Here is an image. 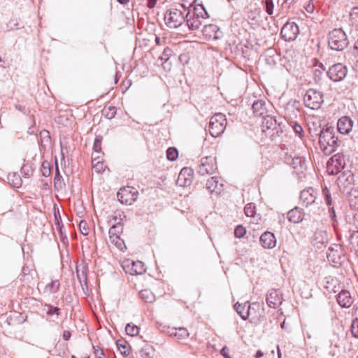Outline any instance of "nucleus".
I'll return each mask as SVG.
<instances>
[{"label":"nucleus","instance_id":"obj_16","mask_svg":"<svg viewBox=\"0 0 358 358\" xmlns=\"http://www.w3.org/2000/svg\"><path fill=\"white\" fill-rule=\"evenodd\" d=\"M192 169L185 167L178 174L176 182L180 187H186L190 185L192 182Z\"/></svg>","mask_w":358,"mask_h":358},{"label":"nucleus","instance_id":"obj_46","mask_svg":"<svg viewBox=\"0 0 358 358\" xmlns=\"http://www.w3.org/2000/svg\"><path fill=\"white\" fill-rule=\"evenodd\" d=\"M45 307L48 308L46 313L48 315H59L60 314V309L57 307H54L50 304H45Z\"/></svg>","mask_w":358,"mask_h":358},{"label":"nucleus","instance_id":"obj_29","mask_svg":"<svg viewBox=\"0 0 358 358\" xmlns=\"http://www.w3.org/2000/svg\"><path fill=\"white\" fill-rule=\"evenodd\" d=\"M141 298L145 302L152 303L156 300L155 294L148 289L141 290L139 293Z\"/></svg>","mask_w":358,"mask_h":358},{"label":"nucleus","instance_id":"obj_47","mask_svg":"<svg viewBox=\"0 0 358 358\" xmlns=\"http://www.w3.org/2000/svg\"><path fill=\"white\" fill-rule=\"evenodd\" d=\"M350 19L353 24H358V6L354 7L351 10Z\"/></svg>","mask_w":358,"mask_h":358},{"label":"nucleus","instance_id":"obj_50","mask_svg":"<svg viewBox=\"0 0 358 358\" xmlns=\"http://www.w3.org/2000/svg\"><path fill=\"white\" fill-rule=\"evenodd\" d=\"M245 233V229L241 225L237 226L234 230V235L238 238L243 237Z\"/></svg>","mask_w":358,"mask_h":358},{"label":"nucleus","instance_id":"obj_15","mask_svg":"<svg viewBox=\"0 0 358 358\" xmlns=\"http://www.w3.org/2000/svg\"><path fill=\"white\" fill-rule=\"evenodd\" d=\"M169 336L174 337L178 342L184 343L186 341L189 336V333L186 328L179 327V328H168L166 331Z\"/></svg>","mask_w":358,"mask_h":358},{"label":"nucleus","instance_id":"obj_4","mask_svg":"<svg viewBox=\"0 0 358 358\" xmlns=\"http://www.w3.org/2000/svg\"><path fill=\"white\" fill-rule=\"evenodd\" d=\"M328 44L331 49L336 51L344 50L348 41L345 33L341 29H334L329 34Z\"/></svg>","mask_w":358,"mask_h":358},{"label":"nucleus","instance_id":"obj_48","mask_svg":"<svg viewBox=\"0 0 358 358\" xmlns=\"http://www.w3.org/2000/svg\"><path fill=\"white\" fill-rule=\"evenodd\" d=\"M110 241L114 243L117 248L122 250V246H124V243L122 239L120 238V236H115L109 238Z\"/></svg>","mask_w":358,"mask_h":358},{"label":"nucleus","instance_id":"obj_8","mask_svg":"<svg viewBox=\"0 0 358 358\" xmlns=\"http://www.w3.org/2000/svg\"><path fill=\"white\" fill-rule=\"evenodd\" d=\"M354 176L353 174L348 172H343L337 179V184L340 190L344 194H348L353 188Z\"/></svg>","mask_w":358,"mask_h":358},{"label":"nucleus","instance_id":"obj_49","mask_svg":"<svg viewBox=\"0 0 358 358\" xmlns=\"http://www.w3.org/2000/svg\"><path fill=\"white\" fill-rule=\"evenodd\" d=\"M351 333L353 337L358 338V318L353 320L351 324Z\"/></svg>","mask_w":358,"mask_h":358},{"label":"nucleus","instance_id":"obj_39","mask_svg":"<svg viewBox=\"0 0 358 358\" xmlns=\"http://www.w3.org/2000/svg\"><path fill=\"white\" fill-rule=\"evenodd\" d=\"M265 10L269 15L273 14L274 4L273 0H264Z\"/></svg>","mask_w":358,"mask_h":358},{"label":"nucleus","instance_id":"obj_34","mask_svg":"<svg viewBox=\"0 0 358 358\" xmlns=\"http://www.w3.org/2000/svg\"><path fill=\"white\" fill-rule=\"evenodd\" d=\"M125 331L127 335L135 336L139 333V327L135 324H127L125 327Z\"/></svg>","mask_w":358,"mask_h":358},{"label":"nucleus","instance_id":"obj_58","mask_svg":"<svg viewBox=\"0 0 358 358\" xmlns=\"http://www.w3.org/2000/svg\"><path fill=\"white\" fill-rule=\"evenodd\" d=\"M94 169L96 172H101L103 170V164L102 162H98L96 164L94 165Z\"/></svg>","mask_w":358,"mask_h":358},{"label":"nucleus","instance_id":"obj_36","mask_svg":"<svg viewBox=\"0 0 358 358\" xmlns=\"http://www.w3.org/2000/svg\"><path fill=\"white\" fill-rule=\"evenodd\" d=\"M178 157V152L176 148L170 147L166 150V157L170 161H175Z\"/></svg>","mask_w":358,"mask_h":358},{"label":"nucleus","instance_id":"obj_6","mask_svg":"<svg viewBox=\"0 0 358 358\" xmlns=\"http://www.w3.org/2000/svg\"><path fill=\"white\" fill-rule=\"evenodd\" d=\"M303 101L306 107L317 110L324 101L322 94L315 89H309L304 96Z\"/></svg>","mask_w":358,"mask_h":358},{"label":"nucleus","instance_id":"obj_61","mask_svg":"<svg viewBox=\"0 0 358 358\" xmlns=\"http://www.w3.org/2000/svg\"><path fill=\"white\" fill-rule=\"evenodd\" d=\"M305 8L308 13H312L314 11V5L309 3Z\"/></svg>","mask_w":358,"mask_h":358},{"label":"nucleus","instance_id":"obj_12","mask_svg":"<svg viewBox=\"0 0 358 358\" xmlns=\"http://www.w3.org/2000/svg\"><path fill=\"white\" fill-rule=\"evenodd\" d=\"M131 187H124L122 189H120L117 194V197L119 200V201L122 204L126 205H131L134 201H136L137 196L136 193H137L136 191H134Z\"/></svg>","mask_w":358,"mask_h":358},{"label":"nucleus","instance_id":"obj_24","mask_svg":"<svg viewBox=\"0 0 358 358\" xmlns=\"http://www.w3.org/2000/svg\"><path fill=\"white\" fill-rule=\"evenodd\" d=\"M343 255V251L340 245H334L329 248L327 258L329 261L337 263Z\"/></svg>","mask_w":358,"mask_h":358},{"label":"nucleus","instance_id":"obj_59","mask_svg":"<svg viewBox=\"0 0 358 358\" xmlns=\"http://www.w3.org/2000/svg\"><path fill=\"white\" fill-rule=\"evenodd\" d=\"M71 336V334L69 331H64L63 332L62 337H63L64 340L69 341L70 339Z\"/></svg>","mask_w":358,"mask_h":358},{"label":"nucleus","instance_id":"obj_30","mask_svg":"<svg viewBox=\"0 0 358 358\" xmlns=\"http://www.w3.org/2000/svg\"><path fill=\"white\" fill-rule=\"evenodd\" d=\"M8 180L10 185L15 188L20 187L22 183L20 176L15 173L8 174Z\"/></svg>","mask_w":358,"mask_h":358},{"label":"nucleus","instance_id":"obj_18","mask_svg":"<svg viewBox=\"0 0 358 358\" xmlns=\"http://www.w3.org/2000/svg\"><path fill=\"white\" fill-rule=\"evenodd\" d=\"M353 122L349 117H341L337 124L338 131L342 134H348L352 130Z\"/></svg>","mask_w":358,"mask_h":358},{"label":"nucleus","instance_id":"obj_28","mask_svg":"<svg viewBox=\"0 0 358 358\" xmlns=\"http://www.w3.org/2000/svg\"><path fill=\"white\" fill-rule=\"evenodd\" d=\"M346 194L350 207L358 210V189H351V191Z\"/></svg>","mask_w":358,"mask_h":358},{"label":"nucleus","instance_id":"obj_42","mask_svg":"<svg viewBox=\"0 0 358 358\" xmlns=\"http://www.w3.org/2000/svg\"><path fill=\"white\" fill-rule=\"evenodd\" d=\"M40 136H41V145L42 147H44L45 145H43V143L45 142V143H49L50 141V133L47 130H43L41 131L40 133Z\"/></svg>","mask_w":358,"mask_h":358},{"label":"nucleus","instance_id":"obj_10","mask_svg":"<svg viewBox=\"0 0 358 358\" xmlns=\"http://www.w3.org/2000/svg\"><path fill=\"white\" fill-rule=\"evenodd\" d=\"M299 33L298 25L295 22H287L281 29L282 38L286 41H294Z\"/></svg>","mask_w":358,"mask_h":358},{"label":"nucleus","instance_id":"obj_54","mask_svg":"<svg viewBox=\"0 0 358 358\" xmlns=\"http://www.w3.org/2000/svg\"><path fill=\"white\" fill-rule=\"evenodd\" d=\"M62 179V176L60 175L57 164L56 163V173L54 178L55 186L56 187L58 182H60Z\"/></svg>","mask_w":358,"mask_h":358},{"label":"nucleus","instance_id":"obj_33","mask_svg":"<svg viewBox=\"0 0 358 358\" xmlns=\"http://www.w3.org/2000/svg\"><path fill=\"white\" fill-rule=\"evenodd\" d=\"M116 110H117V109L115 106L104 107V108L102 110V114L107 119L110 120L115 116Z\"/></svg>","mask_w":358,"mask_h":358},{"label":"nucleus","instance_id":"obj_44","mask_svg":"<svg viewBox=\"0 0 358 358\" xmlns=\"http://www.w3.org/2000/svg\"><path fill=\"white\" fill-rule=\"evenodd\" d=\"M245 214L248 217H253L255 213V207L252 203H248L244 208Z\"/></svg>","mask_w":358,"mask_h":358},{"label":"nucleus","instance_id":"obj_35","mask_svg":"<svg viewBox=\"0 0 358 358\" xmlns=\"http://www.w3.org/2000/svg\"><path fill=\"white\" fill-rule=\"evenodd\" d=\"M217 27L215 24H206L203 28V33L204 35L211 36L213 34L216 33Z\"/></svg>","mask_w":358,"mask_h":358},{"label":"nucleus","instance_id":"obj_51","mask_svg":"<svg viewBox=\"0 0 358 358\" xmlns=\"http://www.w3.org/2000/svg\"><path fill=\"white\" fill-rule=\"evenodd\" d=\"M264 124H266V127L267 129H271L273 127H275L276 125V120H274L271 116H267L264 119Z\"/></svg>","mask_w":358,"mask_h":358},{"label":"nucleus","instance_id":"obj_2","mask_svg":"<svg viewBox=\"0 0 358 358\" xmlns=\"http://www.w3.org/2000/svg\"><path fill=\"white\" fill-rule=\"evenodd\" d=\"M187 10V8L182 4L171 8L164 13L165 24L170 28L178 27L185 21Z\"/></svg>","mask_w":358,"mask_h":358},{"label":"nucleus","instance_id":"obj_23","mask_svg":"<svg viewBox=\"0 0 358 358\" xmlns=\"http://www.w3.org/2000/svg\"><path fill=\"white\" fill-rule=\"evenodd\" d=\"M338 303L343 308H349L353 303L350 292L347 290H342L337 296Z\"/></svg>","mask_w":358,"mask_h":358},{"label":"nucleus","instance_id":"obj_38","mask_svg":"<svg viewBox=\"0 0 358 358\" xmlns=\"http://www.w3.org/2000/svg\"><path fill=\"white\" fill-rule=\"evenodd\" d=\"M289 124L292 127L294 132L296 134H299L300 138H302L303 136L304 132H303L302 127L299 124H298L296 122L292 121L289 123Z\"/></svg>","mask_w":358,"mask_h":358},{"label":"nucleus","instance_id":"obj_43","mask_svg":"<svg viewBox=\"0 0 358 358\" xmlns=\"http://www.w3.org/2000/svg\"><path fill=\"white\" fill-rule=\"evenodd\" d=\"M57 215L55 213V224L57 225V228L59 232V234L61 235H62V228L64 227V224L62 223V218H61V216H60V214H59V210H57Z\"/></svg>","mask_w":358,"mask_h":358},{"label":"nucleus","instance_id":"obj_20","mask_svg":"<svg viewBox=\"0 0 358 358\" xmlns=\"http://www.w3.org/2000/svg\"><path fill=\"white\" fill-rule=\"evenodd\" d=\"M173 55V51L169 48H166L164 49L162 56L158 57V60L162 62V66L163 69L168 72L171 69V62L170 61V57Z\"/></svg>","mask_w":358,"mask_h":358},{"label":"nucleus","instance_id":"obj_17","mask_svg":"<svg viewBox=\"0 0 358 358\" xmlns=\"http://www.w3.org/2000/svg\"><path fill=\"white\" fill-rule=\"evenodd\" d=\"M328 238L326 231L317 230L315 232L313 235L312 239V244L315 248L317 249H321L323 247H325Z\"/></svg>","mask_w":358,"mask_h":358},{"label":"nucleus","instance_id":"obj_26","mask_svg":"<svg viewBox=\"0 0 358 358\" xmlns=\"http://www.w3.org/2000/svg\"><path fill=\"white\" fill-rule=\"evenodd\" d=\"M252 108L256 116L264 117L266 114V102L263 100L258 99L252 103Z\"/></svg>","mask_w":358,"mask_h":358},{"label":"nucleus","instance_id":"obj_63","mask_svg":"<svg viewBox=\"0 0 358 358\" xmlns=\"http://www.w3.org/2000/svg\"><path fill=\"white\" fill-rule=\"evenodd\" d=\"M142 357L143 358H153L152 356L150 355L149 352H147L145 351L143 352Z\"/></svg>","mask_w":358,"mask_h":358},{"label":"nucleus","instance_id":"obj_62","mask_svg":"<svg viewBox=\"0 0 358 358\" xmlns=\"http://www.w3.org/2000/svg\"><path fill=\"white\" fill-rule=\"evenodd\" d=\"M281 328L282 329H285L286 331H289V327L288 324H286L285 320H284L281 324Z\"/></svg>","mask_w":358,"mask_h":358},{"label":"nucleus","instance_id":"obj_5","mask_svg":"<svg viewBox=\"0 0 358 358\" xmlns=\"http://www.w3.org/2000/svg\"><path fill=\"white\" fill-rule=\"evenodd\" d=\"M227 121L222 113L215 114L210 120L209 132L213 137L220 136L225 130Z\"/></svg>","mask_w":358,"mask_h":358},{"label":"nucleus","instance_id":"obj_14","mask_svg":"<svg viewBox=\"0 0 358 358\" xmlns=\"http://www.w3.org/2000/svg\"><path fill=\"white\" fill-rule=\"evenodd\" d=\"M317 195L316 189L313 187H308L301 192L300 199L306 206H308L315 202Z\"/></svg>","mask_w":358,"mask_h":358},{"label":"nucleus","instance_id":"obj_19","mask_svg":"<svg viewBox=\"0 0 358 358\" xmlns=\"http://www.w3.org/2000/svg\"><path fill=\"white\" fill-rule=\"evenodd\" d=\"M260 243L263 248L271 249L276 245V238L270 231H266L260 236Z\"/></svg>","mask_w":358,"mask_h":358},{"label":"nucleus","instance_id":"obj_3","mask_svg":"<svg viewBox=\"0 0 358 358\" xmlns=\"http://www.w3.org/2000/svg\"><path fill=\"white\" fill-rule=\"evenodd\" d=\"M319 143L324 152L331 154L338 146V138L334 136V129L327 127L321 131L319 136Z\"/></svg>","mask_w":358,"mask_h":358},{"label":"nucleus","instance_id":"obj_21","mask_svg":"<svg viewBox=\"0 0 358 358\" xmlns=\"http://www.w3.org/2000/svg\"><path fill=\"white\" fill-rule=\"evenodd\" d=\"M234 309L243 320H246L250 315L251 305L248 301L244 303L237 302L234 305Z\"/></svg>","mask_w":358,"mask_h":358},{"label":"nucleus","instance_id":"obj_31","mask_svg":"<svg viewBox=\"0 0 358 358\" xmlns=\"http://www.w3.org/2000/svg\"><path fill=\"white\" fill-rule=\"evenodd\" d=\"M123 230V227L121 222H117L113 224L109 229V238L120 236Z\"/></svg>","mask_w":358,"mask_h":358},{"label":"nucleus","instance_id":"obj_13","mask_svg":"<svg viewBox=\"0 0 358 358\" xmlns=\"http://www.w3.org/2000/svg\"><path fill=\"white\" fill-rule=\"evenodd\" d=\"M122 268L130 275H141L145 271L144 264L141 261H129L124 262Z\"/></svg>","mask_w":358,"mask_h":358},{"label":"nucleus","instance_id":"obj_25","mask_svg":"<svg viewBox=\"0 0 358 358\" xmlns=\"http://www.w3.org/2000/svg\"><path fill=\"white\" fill-rule=\"evenodd\" d=\"M206 189L209 190L210 192H215L216 194H220L222 191V184H221L217 178L211 177L208 180L206 184Z\"/></svg>","mask_w":358,"mask_h":358},{"label":"nucleus","instance_id":"obj_22","mask_svg":"<svg viewBox=\"0 0 358 358\" xmlns=\"http://www.w3.org/2000/svg\"><path fill=\"white\" fill-rule=\"evenodd\" d=\"M281 301V294L276 289H271L266 296V303L271 308H275Z\"/></svg>","mask_w":358,"mask_h":358},{"label":"nucleus","instance_id":"obj_52","mask_svg":"<svg viewBox=\"0 0 358 358\" xmlns=\"http://www.w3.org/2000/svg\"><path fill=\"white\" fill-rule=\"evenodd\" d=\"M79 228H80V232L83 235L86 236L88 234L87 223L85 221H84V220L80 221V222L79 224Z\"/></svg>","mask_w":358,"mask_h":358},{"label":"nucleus","instance_id":"obj_60","mask_svg":"<svg viewBox=\"0 0 358 358\" xmlns=\"http://www.w3.org/2000/svg\"><path fill=\"white\" fill-rule=\"evenodd\" d=\"M147 6L149 8L152 9L157 3V0H147Z\"/></svg>","mask_w":358,"mask_h":358},{"label":"nucleus","instance_id":"obj_9","mask_svg":"<svg viewBox=\"0 0 358 358\" xmlns=\"http://www.w3.org/2000/svg\"><path fill=\"white\" fill-rule=\"evenodd\" d=\"M348 70L345 66L338 63L331 66L327 71V75L334 82L343 80L347 76Z\"/></svg>","mask_w":358,"mask_h":358},{"label":"nucleus","instance_id":"obj_53","mask_svg":"<svg viewBox=\"0 0 358 358\" xmlns=\"http://www.w3.org/2000/svg\"><path fill=\"white\" fill-rule=\"evenodd\" d=\"M93 348L96 358H105V354L102 349H100L99 346H93Z\"/></svg>","mask_w":358,"mask_h":358},{"label":"nucleus","instance_id":"obj_40","mask_svg":"<svg viewBox=\"0 0 358 358\" xmlns=\"http://www.w3.org/2000/svg\"><path fill=\"white\" fill-rule=\"evenodd\" d=\"M116 344L118 350L120 351L121 354L123 356H127L129 354V352L127 350V345L125 343L118 340L116 341Z\"/></svg>","mask_w":358,"mask_h":358},{"label":"nucleus","instance_id":"obj_55","mask_svg":"<svg viewBox=\"0 0 358 358\" xmlns=\"http://www.w3.org/2000/svg\"><path fill=\"white\" fill-rule=\"evenodd\" d=\"M31 173H32V171L31 170L30 166H29L27 165H24L21 168V173L24 176L28 177L31 174Z\"/></svg>","mask_w":358,"mask_h":358},{"label":"nucleus","instance_id":"obj_57","mask_svg":"<svg viewBox=\"0 0 358 358\" xmlns=\"http://www.w3.org/2000/svg\"><path fill=\"white\" fill-rule=\"evenodd\" d=\"M228 348L227 346H224L222 348V349L220 350V354L224 357L225 358H231V357L229 356V353H228Z\"/></svg>","mask_w":358,"mask_h":358},{"label":"nucleus","instance_id":"obj_7","mask_svg":"<svg viewBox=\"0 0 358 358\" xmlns=\"http://www.w3.org/2000/svg\"><path fill=\"white\" fill-rule=\"evenodd\" d=\"M217 169L215 158L212 156L203 157L200 159L196 171L202 176L213 174Z\"/></svg>","mask_w":358,"mask_h":358},{"label":"nucleus","instance_id":"obj_56","mask_svg":"<svg viewBox=\"0 0 358 358\" xmlns=\"http://www.w3.org/2000/svg\"><path fill=\"white\" fill-rule=\"evenodd\" d=\"M329 216L331 219V220L334 222L336 221V213H335V210H334V208L333 206H329Z\"/></svg>","mask_w":358,"mask_h":358},{"label":"nucleus","instance_id":"obj_32","mask_svg":"<svg viewBox=\"0 0 358 358\" xmlns=\"http://www.w3.org/2000/svg\"><path fill=\"white\" fill-rule=\"evenodd\" d=\"M60 287V283L58 280H52L45 286V290L50 294L57 293Z\"/></svg>","mask_w":358,"mask_h":358},{"label":"nucleus","instance_id":"obj_41","mask_svg":"<svg viewBox=\"0 0 358 358\" xmlns=\"http://www.w3.org/2000/svg\"><path fill=\"white\" fill-rule=\"evenodd\" d=\"M41 173H42L43 176H44V177H48L51 173L50 164L46 161H45L42 163Z\"/></svg>","mask_w":358,"mask_h":358},{"label":"nucleus","instance_id":"obj_1","mask_svg":"<svg viewBox=\"0 0 358 358\" xmlns=\"http://www.w3.org/2000/svg\"><path fill=\"white\" fill-rule=\"evenodd\" d=\"M187 8L185 14V22L189 29L197 30L202 25L203 20L208 17V14L202 5Z\"/></svg>","mask_w":358,"mask_h":358},{"label":"nucleus","instance_id":"obj_11","mask_svg":"<svg viewBox=\"0 0 358 358\" xmlns=\"http://www.w3.org/2000/svg\"><path fill=\"white\" fill-rule=\"evenodd\" d=\"M345 166V160L341 154L334 155L327 162V171L329 174H337Z\"/></svg>","mask_w":358,"mask_h":358},{"label":"nucleus","instance_id":"obj_37","mask_svg":"<svg viewBox=\"0 0 358 358\" xmlns=\"http://www.w3.org/2000/svg\"><path fill=\"white\" fill-rule=\"evenodd\" d=\"M322 194L327 206H331L333 203L331 194L327 187L322 188Z\"/></svg>","mask_w":358,"mask_h":358},{"label":"nucleus","instance_id":"obj_45","mask_svg":"<svg viewBox=\"0 0 358 358\" xmlns=\"http://www.w3.org/2000/svg\"><path fill=\"white\" fill-rule=\"evenodd\" d=\"M101 141H102V136L100 135L96 136L94 139V145H93V150L94 152H101Z\"/></svg>","mask_w":358,"mask_h":358},{"label":"nucleus","instance_id":"obj_27","mask_svg":"<svg viewBox=\"0 0 358 358\" xmlns=\"http://www.w3.org/2000/svg\"><path fill=\"white\" fill-rule=\"evenodd\" d=\"M287 217L291 222L299 223L303 219V213L300 208L296 207L288 212Z\"/></svg>","mask_w":358,"mask_h":358},{"label":"nucleus","instance_id":"obj_64","mask_svg":"<svg viewBox=\"0 0 358 358\" xmlns=\"http://www.w3.org/2000/svg\"><path fill=\"white\" fill-rule=\"evenodd\" d=\"M264 355V353L261 350H258L255 355V358H261Z\"/></svg>","mask_w":358,"mask_h":358}]
</instances>
